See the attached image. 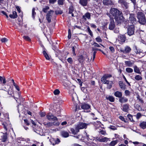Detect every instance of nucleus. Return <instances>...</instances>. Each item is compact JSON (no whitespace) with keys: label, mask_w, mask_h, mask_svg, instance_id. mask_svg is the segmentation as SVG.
Wrapping results in <instances>:
<instances>
[{"label":"nucleus","mask_w":146,"mask_h":146,"mask_svg":"<svg viewBox=\"0 0 146 146\" xmlns=\"http://www.w3.org/2000/svg\"><path fill=\"white\" fill-rule=\"evenodd\" d=\"M96 41L98 42H101L102 41V39L100 37H98L96 38Z\"/></svg>","instance_id":"52"},{"label":"nucleus","mask_w":146,"mask_h":146,"mask_svg":"<svg viewBox=\"0 0 146 146\" xmlns=\"http://www.w3.org/2000/svg\"><path fill=\"white\" fill-rule=\"evenodd\" d=\"M84 60L85 59L83 58L82 55L80 56L79 57V58L78 59L79 62L80 63L83 62L84 61Z\"/></svg>","instance_id":"34"},{"label":"nucleus","mask_w":146,"mask_h":146,"mask_svg":"<svg viewBox=\"0 0 146 146\" xmlns=\"http://www.w3.org/2000/svg\"><path fill=\"white\" fill-rule=\"evenodd\" d=\"M132 143L135 145H138V146H142L143 145V143L137 141L133 142Z\"/></svg>","instance_id":"41"},{"label":"nucleus","mask_w":146,"mask_h":146,"mask_svg":"<svg viewBox=\"0 0 146 146\" xmlns=\"http://www.w3.org/2000/svg\"><path fill=\"white\" fill-rule=\"evenodd\" d=\"M119 85L120 88L123 90L126 89V85L123 83L122 82L120 81L119 82Z\"/></svg>","instance_id":"30"},{"label":"nucleus","mask_w":146,"mask_h":146,"mask_svg":"<svg viewBox=\"0 0 146 146\" xmlns=\"http://www.w3.org/2000/svg\"><path fill=\"white\" fill-rule=\"evenodd\" d=\"M74 11V8L72 5L69 8V13H72Z\"/></svg>","instance_id":"37"},{"label":"nucleus","mask_w":146,"mask_h":146,"mask_svg":"<svg viewBox=\"0 0 146 146\" xmlns=\"http://www.w3.org/2000/svg\"><path fill=\"white\" fill-rule=\"evenodd\" d=\"M125 65L128 67L132 66L134 64V62H132L130 61H125Z\"/></svg>","instance_id":"21"},{"label":"nucleus","mask_w":146,"mask_h":146,"mask_svg":"<svg viewBox=\"0 0 146 146\" xmlns=\"http://www.w3.org/2000/svg\"><path fill=\"white\" fill-rule=\"evenodd\" d=\"M126 38L124 35H119L118 36L117 40L119 44H122L125 42Z\"/></svg>","instance_id":"6"},{"label":"nucleus","mask_w":146,"mask_h":146,"mask_svg":"<svg viewBox=\"0 0 146 146\" xmlns=\"http://www.w3.org/2000/svg\"><path fill=\"white\" fill-rule=\"evenodd\" d=\"M43 54H44V57H45V58L46 59L48 60H49L50 59V58L48 55L46 53V52L45 50V49L44 48L43 51Z\"/></svg>","instance_id":"31"},{"label":"nucleus","mask_w":146,"mask_h":146,"mask_svg":"<svg viewBox=\"0 0 146 146\" xmlns=\"http://www.w3.org/2000/svg\"><path fill=\"white\" fill-rule=\"evenodd\" d=\"M61 134L62 136L64 137H67L69 135L68 133L65 131H62Z\"/></svg>","instance_id":"24"},{"label":"nucleus","mask_w":146,"mask_h":146,"mask_svg":"<svg viewBox=\"0 0 146 146\" xmlns=\"http://www.w3.org/2000/svg\"><path fill=\"white\" fill-rule=\"evenodd\" d=\"M110 18V23L109 25V29L111 30L114 29L115 27L114 21L113 18H111V16H109Z\"/></svg>","instance_id":"5"},{"label":"nucleus","mask_w":146,"mask_h":146,"mask_svg":"<svg viewBox=\"0 0 146 146\" xmlns=\"http://www.w3.org/2000/svg\"><path fill=\"white\" fill-rule=\"evenodd\" d=\"M111 77V75L110 74H106L104 75L101 79V81L103 83H106L108 82V80H107L109 78Z\"/></svg>","instance_id":"12"},{"label":"nucleus","mask_w":146,"mask_h":146,"mask_svg":"<svg viewBox=\"0 0 146 146\" xmlns=\"http://www.w3.org/2000/svg\"><path fill=\"white\" fill-rule=\"evenodd\" d=\"M135 78V80H141L142 79V77L139 75L136 76Z\"/></svg>","instance_id":"38"},{"label":"nucleus","mask_w":146,"mask_h":146,"mask_svg":"<svg viewBox=\"0 0 146 146\" xmlns=\"http://www.w3.org/2000/svg\"><path fill=\"white\" fill-rule=\"evenodd\" d=\"M109 49H110V50L112 52H114L115 51V49L114 48L112 47V46H110L109 47Z\"/></svg>","instance_id":"62"},{"label":"nucleus","mask_w":146,"mask_h":146,"mask_svg":"<svg viewBox=\"0 0 146 146\" xmlns=\"http://www.w3.org/2000/svg\"><path fill=\"white\" fill-rule=\"evenodd\" d=\"M93 45L95 46H97L98 47H100V46L99 44L95 42H94Z\"/></svg>","instance_id":"64"},{"label":"nucleus","mask_w":146,"mask_h":146,"mask_svg":"<svg viewBox=\"0 0 146 146\" xmlns=\"http://www.w3.org/2000/svg\"><path fill=\"white\" fill-rule=\"evenodd\" d=\"M134 70L135 72L138 74L140 73L139 69L136 66H135L134 67Z\"/></svg>","instance_id":"36"},{"label":"nucleus","mask_w":146,"mask_h":146,"mask_svg":"<svg viewBox=\"0 0 146 146\" xmlns=\"http://www.w3.org/2000/svg\"><path fill=\"white\" fill-rule=\"evenodd\" d=\"M90 14L89 13H85L84 15L82 16V18L85 20L86 21L87 19H90Z\"/></svg>","instance_id":"17"},{"label":"nucleus","mask_w":146,"mask_h":146,"mask_svg":"<svg viewBox=\"0 0 146 146\" xmlns=\"http://www.w3.org/2000/svg\"><path fill=\"white\" fill-rule=\"evenodd\" d=\"M64 0H58V4L59 5H63Z\"/></svg>","instance_id":"40"},{"label":"nucleus","mask_w":146,"mask_h":146,"mask_svg":"<svg viewBox=\"0 0 146 146\" xmlns=\"http://www.w3.org/2000/svg\"><path fill=\"white\" fill-rule=\"evenodd\" d=\"M139 126L143 129H145L146 128V121H142L139 124Z\"/></svg>","instance_id":"22"},{"label":"nucleus","mask_w":146,"mask_h":146,"mask_svg":"<svg viewBox=\"0 0 146 146\" xmlns=\"http://www.w3.org/2000/svg\"><path fill=\"white\" fill-rule=\"evenodd\" d=\"M129 21L133 24H135L136 23L137 20L134 14L130 15Z\"/></svg>","instance_id":"11"},{"label":"nucleus","mask_w":146,"mask_h":146,"mask_svg":"<svg viewBox=\"0 0 146 146\" xmlns=\"http://www.w3.org/2000/svg\"><path fill=\"white\" fill-rule=\"evenodd\" d=\"M40 115V116L41 117H44L46 115V113L45 112H40L39 113Z\"/></svg>","instance_id":"54"},{"label":"nucleus","mask_w":146,"mask_h":146,"mask_svg":"<svg viewBox=\"0 0 146 146\" xmlns=\"http://www.w3.org/2000/svg\"><path fill=\"white\" fill-rule=\"evenodd\" d=\"M54 121L52 122L53 125L54 126H58L60 124L59 122L58 121V119L57 118V119H54L53 120Z\"/></svg>","instance_id":"33"},{"label":"nucleus","mask_w":146,"mask_h":146,"mask_svg":"<svg viewBox=\"0 0 146 146\" xmlns=\"http://www.w3.org/2000/svg\"><path fill=\"white\" fill-rule=\"evenodd\" d=\"M138 21L140 24L144 25L146 23L144 14L141 12H138L137 14Z\"/></svg>","instance_id":"2"},{"label":"nucleus","mask_w":146,"mask_h":146,"mask_svg":"<svg viewBox=\"0 0 146 146\" xmlns=\"http://www.w3.org/2000/svg\"><path fill=\"white\" fill-rule=\"evenodd\" d=\"M109 128L111 129L114 130L117 129L116 127L115 126L112 125L110 126Z\"/></svg>","instance_id":"61"},{"label":"nucleus","mask_w":146,"mask_h":146,"mask_svg":"<svg viewBox=\"0 0 146 146\" xmlns=\"http://www.w3.org/2000/svg\"><path fill=\"white\" fill-rule=\"evenodd\" d=\"M142 115L140 113H137L136 115V118L137 119H139L141 117Z\"/></svg>","instance_id":"53"},{"label":"nucleus","mask_w":146,"mask_h":146,"mask_svg":"<svg viewBox=\"0 0 146 146\" xmlns=\"http://www.w3.org/2000/svg\"><path fill=\"white\" fill-rule=\"evenodd\" d=\"M103 2L104 5H110L112 4L111 0H103Z\"/></svg>","instance_id":"26"},{"label":"nucleus","mask_w":146,"mask_h":146,"mask_svg":"<svg viewBox=\"0 0 146 146\" xmlns=\"http://www.w3.org/2000/svg\"><path fill=\"white\" fill-rule=\"evenodd\" d=\"M122 12L118 10L117 9L113 8H111L110 11V14L111 15H109V16H111V18L112 16L114 17V19L117 17L118 16H119V15L121 14Z\"/></svg>","instance_id":"3"},{"label":"nucleus","mask_w":146,"mask_h":146,"mask_svg":"<svg viewBox=\"0 0 146 146\" xmlns=\"http://www.w3.org/2000/svg\"><path fill=\"white\" fill-rule=\"evenodd\" d=\"M43 123L46 127H51L53 125V123L52 122H49L47 123L44 122Z\"/></svg>","instance_id":"32"},{"label":"nucleus","mask_w":146,"mask_h":146,"mask_svg":"<svg viewBox=\"0 0 146 146\" xmlns=\"http://www.w3.org/2000/svg\"><path fill=\"white\" fill-rule=\"evenodd\" d=\"M76 48V47L75 46H73L72 47V53L73 55L74 56H76V54L75 52V49Z\"/></svg>","instance_id":"42"},{"label":"nucleus","mask_w":146,"mask_h":146,"mask_svg":"<svg viewBox=\"0 0 146 146\" xmlns=\"http://www.w3.org/2000/svg\"><path fill=\"white\" fill-rule=\"evenodd\" d=\"M114 19L116 23L117 24L121 23L123 22L124 20V18L123 16L122 13L119 15V16H118L115 18Z\"/></svg>","instance_id":"4"},{"label":"nucleus","mask_w":146,"mask_h":146,"mask_svg":"<svg viewBox=\"0 0 146 146\" xmlns=\"http://www.w3.org/2000/svg\"><path fill=\"white\" fill-rule=\"evenodd\" d=\"M120 52L124 54L129 53L131 50V48L128 46L125 47L124 49L120 48H119Z\"/></svg>","instance_id":"10"},{"label":"nucleus","mask_w":146,"mask_h":146,"mask_svg":"<svg viewBox=\"0 0 146 146\" xmlns=\"http://www.w3.org/2000/svg\"><path fill=\"white\" fill-rule=\"evenodd\" d=\"M9 17L11 19H14L16 18L17 17V13L15 11H13L12 14H10L9 15Z\"/></svg>","instance_id":"19"},{"label":"nucleus","mask_w":146,"mask_h":146,"mask_svg":"<svg viewBox=\"0 0 146 146\" xmlns=\"http://www.w3.org/2000/svg\"><path fill=\"white\" fill-rule=\"evenodd\" d=\"M96 51H94L92 54V57H93V60L92 61H93L94 60V59L95 58L96 56Z\"/></svg>","instance_id":"59"},{"label":"nucleus","mask_w":146,"mask_h":146,"mask_svg":"<svg viewBox=\"0 0 146 146\" xmlns=\"http://www.w3.org/2000/svg\"><path fill=\"white\" fill-rule=\"evenodd\" d=\"M9 80H8L6 81L5 78L4 77L0 76V81L1 83H2L3 86L5 85L6 82H8Z\"/></svg>","instance_id":"18"},{"label":"nucleus","mask_w":146,"mask_h":146,"mask_svg":"<svg viewBox=\"0 0 146 146\" xmlns=\"http://www.w3.org/2000/svg\"><path fill=\"white\" fill-rule=\"evenodd\" d=\"M55 107L56 108H57L58 109H55V112H56L58 115V116L59 115V114L61 112V108H60V106L59 105H56L55 106Z\"/></svg>","instance_id":"28"},{"label":"nucleus","mask_w":146,"mask_h":146,"mask_svg":"<svg viewBox=\"0 0 146 146\" xmlns=\"http://www.w3.org/2000/svg\"><path fill=\"white\" fill-rule=\"evenodd\" d=\"M108 82H107L106 83H104L105 84H108V86L107 88H108L109 89H110L113 84V83L112 82L108 81H107Z\"/></svg>","instance_id":"29"},{"label":"nucleus","mask_w":146,"mask_h":146,"mask_svg":"<svg viewBox=\"0 0 146 146\" xmlns=\"http://www.w3.org/2000/svg\"><path fill=\"white\" fill-rule=\"evenodd\" d=\"M119 118L122 121H124L125 122H126V121L125 120V119L122 116H119Z\"/></svg>","instance_id":"58"},{"label":"nucleus","mask_w":146,"mask_h":146,"mask_svg":"<svg viewBox=\"0 0 146 146\" xmlns=\"http://www.w3.org/2000/svg\"><path fill=\"white\" fill-rule=\"evenodd\" d=\"M97 140L100 142H106L108 141H110L109 138L104 137L98 138L97 139Z\"/></svg>","instance_id":"14"},{"label":"nucleus","mask_w":146,"mask_h":146,"mask_svg":"<svg viewBox=\"0 0 146 146\" xmlns=\"http://www.w3.org/2000/svg\"><path fill=\"white\" fill-rule=\"evenodd\" d=\"M87 124L83 122H80L75 125V129L73 128L70 129V131L73 134L75 135L77 134L79 131V130L87 127Z\"/></svg>","instance_id":"1"},{"label":"nucleus","mask_w":146,"mask_h":146,"mask_svg":"<svg viewBox=\"0 0 146 146\" xmlns=\"http://www.w3.org/2000/svg\"><path fill=\"white\" fill-rule=\"evenodd\" d=\"M114 95L118 98H120L122 96V94L121 92L117 91L115 92Z\"/></svg>","instance_id":"27"},{"label":"nucleus","mask_w":146,"mask_h":146,"mask_svg":"<svg viewBox=\"0 0 146 146\" xmlns=\"http://www.w3.org/2000/svg\"><path fill=\"white\" fill-rule=\"evenodd\" d=\"M2 42H7L8 39L5 38H2L0 40Z\"/></svg>","instance_id":"49"},{"label":"nucleus","mask_w":146,"mask_h":146,"mask_svg":"<svg viewBox=\"0 0 146 146\" xmlns=\"http://www.w3.org/2000/svg\"><path fill=\"white\" fill-rule=\"evenodd\" d=\"M81 108L84 110H88L90 108V106L88 104H84L82 105Z\"/></svg>","instance_id":"23"},{"label":"nucleus","mask_w":146,"mask_h":146,"mask_svg":"<svg viewBox=\"0 0 146 146\" xmlns=\"http://www.w3.org/2000/svg\"><path fill=\"white\" fill-rule=\"evenodd\" d=\"M74 97H75V98H77V95L76 94V93H74V94H73L72 95V100L73 101H74Z\"/></svg>","instance_id":"60"},{"label":"nucleus","mask_w":146,"mask_h":146,"mask_svg":"<svg viewBox=\"0 0 146 146\" xmlns=\"http://www.w3.org/2000/svg\"><path fill=\"white\" fill-rule=\"evenodd\" d=\"M125 70L128 73H132L133 71V69L130 68H126Z\"/></svg>","instance_id":"39"},{"label":"nucleus","mask_w":146,"mask_h":146,"mask_svg":"<svg viewBox=\"0 0 146 146\" xmlns=\"http://www.w3.org/2000/svg\"><path fill=\"white\" fill-rule=\"evenodd\" d=\"M135 31V27L133 25H131L127 29V33L129 36L134 34Z\"/></svg>","instance_id":"8"},{"label":"nucleus","mask_w":146,"mask_h":146,"mask_svg":"<svg viewBox=\"0 0 146 146\" xmlns=\"http://www.w3.org/2000/svg\"><path fill=\"white\" fill-rule=\"evenodd\" d=\"M7 138V135L6 134L4 135L3 136L2 141L3 142H5Z\"/></svg>","instance_id":"48"},{"label":"nucleus","mask_w":146,"mask_h":146,"mask_svg":"<svg viewBox=\"0 0 146 146\" xmlns=\"http://www.w3.org/2000/svg\"><path fill=\"white\" fill-rule=\"evenodd\" d=\"M54 12V11L50 10L47 13L46 19L48 23L51 22V18L53 15Z\"/></svg>","instance_id":"9"},{"label":"nucleus","mask_w":146,"mask_h":146,"mask_svg":"<svg viewBox=\"0 0 146 146\" xmlns=\"http://www.w3.org/2000/svg\"><path fill=\"white\" fill-rule=\"evenodd\" d=\"M117 140L112 141L110 143V145L111 146H114L116 144H117Z\"/></svg>","instance_id":"35"},{"label":"nucleus","mask_w":146,"mask_h":146,"mask_svg":"<svg viewBox=\"0 0 146 146\" xmlns=\"http://www.w3.org/2000/svg\"><path fill=\"white\" fill-rule=\"evenodd\" d=\"M35 9L33 8L32 10V16L33 18H35V15L36 14V13L35 12Z\"/></svg>","instance_id":"50"},{"label":"nucleus","mask_w":146,"mask_h":146,"mask_svg":"<svg viewBox=\"0 0 146 146\" xmlns=\"http://www.w3.org/2000/svg\"><path fill=\"white\" fill-rule=\"evenodd\" d=\"M107 100H108L111 102H113L114 101L115 98L112 96H107L106 97Z\"/></svg>","instance_id":"20"},{"label":"nucleus","mask_w":146,"mask_h":146,"mask_svg":"<svg viewBox=\"0 0 146 146\" xmlns=\"http://www.w3.org/2000/svg\"><path fill=\"white\" fill-rule=\"evenodd\" d=\"M49 9V7L48 6H46L44 8H43L42 11L46 13Z\"/></svg>","instance_id":"45"},{"label":"nucleus","mask_w":146,"mask_h":146,"mask_svg":"<svg viewBox=\"0 0 146 146\" xmlns=\"http://www.w3.org/2000/svg\"><path fill=\"white\" fill-rule=\"evenodd\" d=\"M114 32L115 33H118L119 32V30L118 28H116L114 30Z\"/></svg>","instance_id":"63"},{"label":"nucleus","mask_w":146,"mask_h":146,"mask_svg":"<svg viewBox=\"0 0 146 146\" xmlns=\"http://www.w3.org/2000/svg\"><path fill=\"white\" fill-rule=\"evenodd\" d=\"M23 38L25 40L28 41H30L31 40V38L28 36H23Z\"/></svg>","instance_id":"43"},{"label":"nucleus","mask_w":146,"mask_h":146,"mask_svg":"<svg viewBox=\"0 0 146 146\" xmlns=\"http://www.w3.org/2000/svg\"><path fill=\"white\" fill-rule=\"evenodd\" d=\"M60 92L58 89L55 90L54 92V93L55 95H57L60 93Z\"/></svg>","instance_id":"51"},{"label":"nucleus","mask_w":146,"mask_h":146,"mask_svg":"<svg viewBox=\"0 0 146 146\" xmlns=\"http://www.w3.org/2000/svg\"><path fill=\"white\" fill-rule=\"evenodd\" d=\"M57 0H49V2L50 4H53L55 3Z\"/></svg>","instance_id":"57"},{"label":"nucleus","mask_w":146,"mask_h":146,"mask_svg":"<svg viewBox=\"0 0 146 146\" xmlns=\"http://www.w3.org/2000/svg\"><path fill=\"white\" fill-rule=\"evenodd\" d=\"M118 3L126 9H127L128 7L129 3L127 2V0H118Z\"/></svg>","instance_id":"7"},{"label":"nucleus","mask_w":146,"mask_h":146,"mask_svg":"<svg viewBox=\"0 0 146 146\" xmlns=\"http://www.w3.org/2000/svg\"><path fill=\"white\" fill-rule=\"evenodd\" d=\"M127 117L131 121H133V119L132 118V116L130 114H128L127 115Z\"/></svg>","instance_id":"55"},{"label":"nucleus","mask_w":146,"mask_h":146,"mask_svg":"<svg viewBox=\"0 0 146 146\" xmlns=\"http://www.w3.org/2000/svg\"><path fill=\"white\" fill-rule=\"evenodd\" d=\"M129 109V105L128 104H125L123 105L121 109L124 112H127Z\"/></svg>","instance_id":"15"},{"label":"nucleus","mask_w":146,"mask_h":146,"mask_svg":"<svg viewBox=\"0 0 146 146\" xmlns=\"http://www.w3.org/2000/svg\"><path fill=\"white\" fill-rule=\"evenodd\" d=\"M67 61L70 64H72L73 62V60L71 57L68 58L67 59Z\"/></svg>","instance_id":"47"},{"label":"nucleus","mask_w":146,"mask_h":146,"mask_svg":"<svg viewBox=\"0 0 146 146\" xmlns=\"http://www.w3.org/2000/svg\"><path fill=\"white\" fill-rule=\"evenodd\" d=\"M89 1V0H79V3L82 6H85L87 5Z\"/></svg>","instance_id":"16"},{"label":"nucleus","mask_w":146,"mask_h":146,"mask_svg":"<svg viewBox=\"0 0 146 146\" xmlns=\"http://www.w3.org/2000/svg\"><path fill=\"white\" fill-rule=\"evenodd\" d=\"M87 29L88 30V31L89 33V34L91 36H93L92 32L91 31V30L90 29L89 27H87Z\"/></svg>","instance_id":"44"},{"label":"nucleus","mask_w":146,"mask_h":146,"mask_svg":"<svg viewBox=\"0 0 146 146\" xmlns=\"http://www.w3.org/2000/svg\"><path fill=\"white\" fill-rule=\"evenodd\" d=\"M125 93L126 96H129L130 94V92L128 90H126L125 91Z\"/></svg>","instance_id":"56"},{"label":"nucleus","mask_w":146,"mask_h":146,"mask_svg":"<svg viewBox=\"0 0 146 146\" xmlns=\"http://www.w3.org/2000/svg\"><path fill=\"white\" fill-rule=\"evenodd\" d=\"M127 98L124 97H121L119 99V101L121 103L126 102H127Z\"/></svg>","instance_id":"25"},{"label":"nucleus","mask_w":146,"mask_h":146,"mask_svg":"<svg viewBox=\"0 0 146 146\" xmlns=\"http://www.w3.org/2000/svg\"><path fill=\"white\" fill-rule=\"evenodd\" d=\"M134 50L136 54H139L141 52L139 50H138L136 47L134 48Z\"/></svg>","instance_id":"46"},{"label":"nucleus","mask_w":146,"mask_h":146,"mask_svg":"<svg viewBox=\"0 0 146 146\" xmlns=\"http://www.w3.org/2000/svg\"><path fill=\"white\" fill-rule=\"evenodd\" d=\"M47 118L49 121H53L54 119H57V117L54 116L52 113H49L46 115Z\"/></svg>","instance_id":"13"}]
</instances>
